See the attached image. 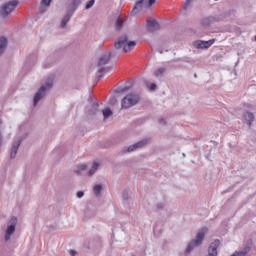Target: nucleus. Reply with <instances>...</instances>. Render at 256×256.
<instances>
[{"label": "nucleus", "instance_id": "obj_19", "mask_svg": "<svg viewBox=\"0 0 256 256\" xmlns=\"http://www.w3.org/2000/svg\"><path fill=\"white\" fill-rule=\"evenodd\" d=\"M80 5H81V0H71L68 10L75 12V9H77Z\"/></svg>", "mask_w": 256, "mask_h": 256}, {"label": "nucleus", "instance_id": "obj_13", "mask_svg": "<svg viewBox=\"0 0 256 256\" xmlns=\"http://www.w3.org/2000/svg\"><path fill=\"white\" fill-rule=\"evenodd\" d=\"M255 121V115L253 112H245L243 115V122L251 127L252 123Z\"/></svg>", "mask_w": 256, "mask_h": 256}, {"label": "nucleus", "instance_id": "obj_8", "mask_svg": "<svg viewBox=\"0 0 256 256\" xmlns=\"http://www.w3.org/2000/svg\"><path fill=\"white\" fill-rule=\"evenodd\" d=\"M159 29H160V25H159V22H157V20L153 18H147L146 30L148 31V33H155L156 31H159Z\"/></svg>", "mask_w": 256, "mask_h": 256}, {"label": "nucleus", "instance_id": "obj_23", "mask_svg": "<svg viewBox=\"0 0 256 256\" xmlns=\"http://www.w3.org/2000/svg\"><path fill=\"white\" fill-rule=\"evenodd\" d=\"M193 251V242H190L184 251V255H189Z\"/></svg>", "mask_w": 256, "mask_h": 256}, {"label": "nucleus", "instance_id": "obj_38", "mask_svg": "<svg viewBox=\"0 0 256 256\" xmlns=\"http://www.w3.org/2000/svg\"><path fill=\"white\" fill-rule=\"evenodd\" d=\"M159 53L161 54V53H163V51H162V50H160V51H159Z\"/></svg>", "mask_w": 256, "mask_h": 256}, {"label": "nucleus", "instance_id": "obj_4", "mask_svg": "<svg viewBox=\"0 0 256 256\" xmlns=\"http://www.w3.org/2000/svg\"><path fill=\"white\" fill-rule=\"evenodd\" d=\"M139 103V95L130 93L126 95L121 101L122 109H130V107H135Z\"/></svg>", "mask_w": 256, "mask_h": 256}, {"label": "nucleus", "instance_id": "obj_25", "mask_svg": "<svg viewBox=\"0 0 256 256\" xmlns=\"http://www.w3.org/2000/svg\"><path fill=\"white\" fill-rule=\"evenodd\" d=\"M85 169H87V165L82 164L79 166L78 170L75 171V173H77V175H81V171H85Z\"/></svg>", "mask_w": 256, "mask_h": 256}, {"label": "nucleus", "instance_id": "obj_31", "mask_svg": "<svg viewBox=\"0 0 256 256\" xmlns=\"http://www.w3.org/2000/svg\"><path fill=\"white\" fill-rule=\"evenodd\" d=\"M149 89H150V91H155V89H157V84L152 83V84L149 86Z\"/></svg>", "mask_w": 256, "mask_h": 256}, {"label": "nucleus", "instance_id": "obj_18", "mask_svg": "<svg viewBox=\"0 0 256 256\" xmlns=\"http://www.w3.org/2000/svg\"><path fill=\"white\" fill-rule=\"evenodd\" d=\"M191 7H193V0H186L183 9L184 15H187V13H191Z\"/></svg>", "mask_w": 256, "mask_h": 256}, {"label": "nucleus", "instance_id": "obj_35", "mask_svg": "<svg viewBox=\"0 0 256 256\" xmlns=\"http://www.w3.org/2000/svg\"><path fill=\"white\" fill-rule=\"evenodd\" d=\"M70 255H71V256L77 255V251H75V250H70Z\"/></svg>", "mask_w": 256, "mask_h": 256}, {"label": "nucleus", "instance_id": "obj_15", "mask_svg": "<svg viewBox=\"0 0 256 256\" xmlns=\"http://www.w3.org/2000/svg\"><path fill=\"white\" fill-rule=\"evenodd\" d=\"M123 23H125V19L118 16L114 22V28L116 31H121L123 29Z\"/></svg>", "mask_w": 256, "mask_h": 256}, {"label": "nucleus", "instance_id": "obj_7", "mask_svg": "<svg viewBox=\"0 0 256 256\" xmlns=\"http://www.w3.org/2000/svg\"><path fill=\"white\" fill-rule=\"evenodd\" d=\"M207 233H209V229L207 228H202L200 231H198L195 239L193 240V247H201Z\"/></svg>", "mask_w": 256, "mask_h": 256}, {"label": "nucleus", "instance_id": "obj_20", "mask_svg": "<svg viewBox=\"0 0 256 256\" xmlns=\"http://www.w3.org/2000/svg\"><path fill=\"white\" fill-rule=\"evenodd\" d=\"M94 195L97 197H101V191H103V185L101 184H96L93 188Z\"/></svg>", "mask_w": 256, "mask_h": 256}, {"label": "nucleus", "instance_id": "obj_14", "mask_svg": "<svg viewBox=\"0 0 256 256\" xmlns=\"http://www.w3.org/2000/svg\"><path fill=\"white\" fill-rule=\"evenodd\" d=\"M86 111L88 115H97V112L99 111V102H94Z\"/></svg>", "mask_w": 256, "mask_h": 256}, {"label": "nucleus", "instance_id": "obj_22", "mask_svg": "<svg viewBox=\"0 0 256 256\" xmlns=\"http://www.w3.org/2000/svg\"><path fill=\"white\" fill-rule=\"evenodd\" d=\"M165 71H166L165 68H158L157 70H155L154 76L155 77H160V75H163V73H165Z\"/></svg>", "mask_w": 256, "mask_h": 256}, {"label": "nucleus", "instance_id": "obj_16", "mask_svg": "<svg viewBox=\"0 0 256 256\" xmlns=\"http://www.w3.org/2000/svg\"><path fill=\"white\" fill-rule=\"evenodd\" d=\"M7 45H8L7 38L1 37V38H0V57H1V55H3V53H5V51L7 50Z\"/></svg>", "mask_w": 256, "mask_h": 256}, {"label": "nucleus", "instance_id": "obj_17", "mask_svg": "<svg viewBox=\"0 0 256 256\" xmlns=\"http://www.w3.org/2000/svg\"><path fill=\"white\" fill-rule=\"evenodd\" d=\"M99 167H101V163L93 162L91 168L88 171L89 177H93V175H95V173H97V169H99Z\"/></svg>", "mask_w": 256, "mask_h": 256}, {"label": "nucleus", "instance_id": "obj_33", "mask_svg": "<svg viewBox=\"0 0 256 256\" xmlns=\"http://www.w3.org/2000/svg\"><path fill=\"white\" fill-rule=\"evenodd\" d=\"M159 123L161 124V125H167V122L165 121V119H160L159 120Z\"/></svg>", "mask_w": 256, "mask_h": 256}, {"label": "nucleus", "instance_id": "obj_26", "mask_svg": "<svg viewBox=\"0 0 256 256\" xmlns=\"http://www.w3.org/2000/svg\"><path fill=\"white\" fill-rule=\"evenodd\" d=\"M93 5H95V0H90L87 4H86V9H91V7H93Z\"/></svg>", "mask_w": 256, "mask_h": 256}, {"label": "nucleus", "instance_id": "obj_6", "mask_svg": "<svg viewBox=\"0 0 256 256\" xmlns=\"http://www.w3.org/2000/svg\"><path fill=\"white\" fill-rule=\"evenodd\" d=\"M19 5V2L17 0H12L5 4L1 10H0V16L1 17H8V15H11V12L15 10V7Z\"/></svg>", "mask_w": 256, "mask_h": 256}, {"label": "nucleus", "instance_id": "obj_34", "mask_svg": "<svg viewBox=\"0 0 256 256\" xmlns=\"http://www.w3.org/2000/svg\"><path fill=\"white\" fill-rule=\"evenodd\" d=\"M202 25H209V20L207 19L202 20Z\"/></svg>", "mask_w": 256, "mask_h": 256}, {"label": "nucleus", "instance_id": "obj_36", "mask_svg": "<svg viewBox=\"0 0 256 256\" xmlns=\"http://www.w3.org/2000/svg\"><path fill=\"white\" fill-rule=\"evenodd\" d=\"M2 143H3V135L0 133V147H1Z\"/></svg>", "mask_w": 256, "mask_h": 256}, {"label": "nucleus", "instance_id": "obj_1", "mask_svg": "<svg viewBox=\"0 0 256 256\" xmlns=\"http://www.w3.org/2000/svg\"><path fill=\"white\" fill-rule=\"evenodd\" d=\"M136 46L137 42L129 41L127 34L118 37L114 43V48L109 52L102 53L96 60L97 72L109 73L115 67V62L112 59H117L121 53H129Z\"/></svg>", "mask_w": 256, "mask_h": 256}, {"label": "nucleus", "instance_id": "obj_11", "mask_svg": "<svg viewBox=\"0 0 256 256\" xmlns=\"http://www.w3.org/2000/svg\"><path fill=\"white\" fill-rule=\"evenodd\" d=\"M19 147H21V140H15L11 146L10 159H15V157H17Z\"/></svg>", "mask_w": 256, "mask_h": 256}, {"label": "nucleus", "instance_id": "obj_9", "mask_svg": "<svg viewBox=\"0 0 256 256\" xmlns=\"http://www.w3.org/2000/svg\"><path fill=\"white\" fill-rule=\"evenodd\" d=\"M151 5H155V0H138L133 9L134 10H139L141 11V9H149V7H151Z\"/></svg>", "mask_w": 256, "mask_h": 256}, {"label": "nucleus", "instance_id": "obj_3", "mask_svg": "<svg viewBox=\"0 0 256 256\" xmlns=\"http://www.w3.org/2000/svg\"><path fill=\"white\" fill-rule=\"evenodd\" d=\"M17 217L13 216L7 223L5 234H4V241L9 243L11 241V237L15 235V231L17 229Z\"/></svg>", "mask_w": 256, "mask_h": 256}, {"label": "nucleus", "instance_id": "obj_21", "mask_svg": "<svg viewBox=\"0 0 256 256\" xmlns=\"http://www.w3.org/2000/svg\"><path fill=\"white\" fill-rule=\"evenodd\" d=\"M102 115L104 119H109V117L113 116V111L111 110V108H105L102 110Z\"/></svg>", "mask_w": 256, "mask_h": 256}, {"label": "nucleus", "instance_id": "obj_28", "mask_svg": "<svg viewBox=\"0 0 256 256\" xmlns=\"http://www.w3.org/2000/svg\"><path fill=\"white\" fill-rule=\"evenodd\" d=\"M27 137H29V133H25L20 138H18L17 141H21V143H23V140L27 139Z\"/></svg>", "mask_w": 256, "mask_h": 256}, {"label": "nucleus", "instance_id": "obj_5", "mask_svg": "<svg viewBox=\"0 0 256 256\" xmlns=\"http://www.w3.org/2000/svg\"><path fill=\"white\" fill-rule=\"evenodd\" d=\"M149 145V139H142L130 146H124L122 148V153H133V151H137V149H142V147H145Z\"/></svg>", "mask_w": 256, "mask_h": 256}, {"label": "nucleus", "instance_id": "obj_32", "mask_svg": "<svg viewBox=\"0 0 256 256\" xmlns=\"http://www.w3.org/2000/svg\"><path fill=\"white\" fill-rule=\"evenodd\" d=\"M42 3H43L46 7H49V5H51V0H42Z\"/></svg>", "mask_w": 256, "mask_h": 256}, {"label": "nucleus", "instance_id": "obj_29", "mask_svg": "<svg viewBox=\"0 0 256 256\" xmlns=\"http://www.w3.org/2000/svg\"><path fill=\"white\" fill-rule=\"evenodd\" d=\"M76 197H78V199H82V197H85V192L78 191L77 194H76Z\"/></svg>", "mask_w": 256, "mask_h": 256}, {"label": "nucleus", "instance_id": "obj_40", "mask_svg": "<svg viewBox=\"0 0 256 256\" xmlns=\"http://www.w3.org/2000/svg\"><path fill=\"white\" fill-rule=\"evenodd\" d=\"M255 41H256V35H255Z\"/></svg>", "mask_w": 256, "mask_h": 256}, {"label": "nucleus", "instance_id": "obj_2", "mask_svg": "<svg viewBox=\"0 0 256 256\" xmlns=\"http://www.w3.org/2000/svg\"><path fill=\"white\" fill-rule=\"evenodd\" d=\"M52 88H53V80L46 81L40 87V89L35 93L34 98H33L34 107H37V105H39V101H41V99H44L45 96L47 95L48 91H51Z\"/></svg>", "mask_w": 256, "mask_h": 256}, {"label": "nucleus", "instance_id": "obj_27", "mask_svg": "<svg viewBox=\"0 0 256 256\" xmlns=\"http://www.w3.org/2000/svg\"><path fill=\"white\" fill-rule=\"evenodd\" d=\"M108 103H109V105H117V98H115V97L110 98Z\"/></svg>", "mask_w": 256, "mask_h": 256}, {"label": "nucleus", "instance_id": "obj_12", "mask_svg": "<svg viewBox=\"0 0 256 256\" xmlns=\"http://www.w3.org/2000/svg\"><path fill=\"white\" fill-rule=\"evenodd\" d=\"M73 11L72 10H68L67 13L65 14L64 18L62 19L61 23H60V28L61 29H67V23H69L71 17L73 16Z\"/></svg>", "mask_w": 256, "mask_h": 256}, {"label": "nucleus", "instance_id": "obj_39", "mask_svg": "<svg viewBox=\"0 0 256 256\" xmlns=\"http://www.w3.org/2000/svg\"><path fill=\"white\" fill-rule=\"evenodd\" d=\"M103 76H99V79H101Z\"/></svg>", "mask_w": 256, "mask_h": 256}, {"label": "nucleus", "instance_id": "obj_10", "mask_svg": "<svg viewBox=\"0 0 256 256\" xmlns=\"http://www.w3.org/2000/svg\"><path fill=\"white\" fill-rule=\"evenodd\" d=\"M213 43H215V39H211L208 41L198 40L195 42L194 47H196V49H201V50L209 49V47H211Z\"/></svg>", "mask_w": 256, "mask_h": 256}, {"label": "nucleus", "instance_id": "obj_30", "mask_svg": "<svg viewBox=\"0 0 256 256\" xmlns=\"http://www.w3.org/2000/svg\"><path fill=\"white\" fill-rule=\"evenodd\" d=\"M123 199L125 201H127V199H129V190H125L124 193H123Z\"/></svg>", "mask_w": 256, "mask_h": 256}, {"label": "nucleus", "instance_id": "obj_24", "mask_svg": "<svg viewBox=\"0 0 256 256\" xmlns=\"http://www.w3.org/2000/svg\"><path fill=\"white\" fill-rule=\"evenodd\" d=\"M130 89H131V87L125 86V87H122V88H118L116 90V93H127V91H129Z\"/></svg>", "mask_w": 256, "mask_h": 256}, {"label": "nucleus", "instance_id": "obj_37", "mask_svg": "<svg viewBox=\"0 0 256 256\" xmlns=\"http://www.w3.org/2000/svg\"><path fill=\"white\" fill-rule=\"evenodd\" d=\"M210 143H212V145H214V147H217V142L211 141Z\"/></svg>", "mask_w": 256, "mask_h": 256}]
</instances>
